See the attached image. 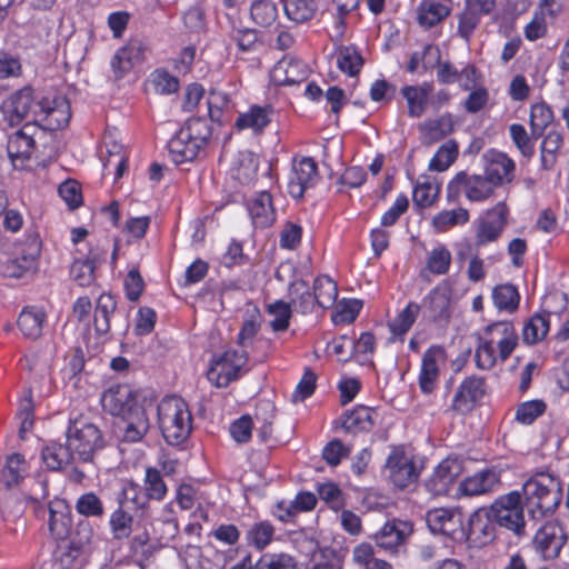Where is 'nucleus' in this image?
<instances>
[{"instance_id":"nucleus-62","label":"nucleus","mask_w":569,"mask_h":569,"mask_svg":"<svg viewBox=\"0 0 569 569\" xmlns=\"http://www.w3.org/2000/svg\"><path fill=\"white\" fill-rule=\"evenodd\" d=\"M252 20L260 26H270L278 16L277 6L271 0H256L250 8Z\"/></svg>"},{"instance_id":"nucleus-41","label":"nucleus","mask_w":569,"mask_h":569,"mask_svg":"<svg viewBox=\"0 0 569 569\" xmlns=\"http://www.w3.org/2000/svg\"><path fill=\"white\" fill-rule=\"evenodd\" d=\"M375 411L366 406H358L353 410L345 413L342 427L348 432L368 431L373 426L372 415Z\"/></svg>"},{"instance_id":"nucleus-12","label":"nucleus","mask_w":569,"mask_h":569,"mask_svg":"<svg viewBox=\"0 0 569 569\" xmlns=\"http://www.w3.org/2000/svg\"><path fill=\"white\" fill-rule=\"evenodd\" d=\"M33 110L34 123L37 128L44 130H59L64 128L70 120V106L66 98L57 97L54 99L44 98L36 103Z\"/></svg>"},{"instance_id":"nucleus-59","label":"nucleus","mask_w":569,"mask_h":569,"mask_svg":"<svg viewBox=\"0 0 569 569\" xmlns=\"http://www.w3.org/2000/svg\"><path fill=\"white\" fill-rule=\"evenodd\" d=\"M256 569H298L296 559L286 552H266L254 563Z\"/></svg>"},{"instance_id":"nucleus-1","label":"nucleus","mask_w":569,"mask_h":569,"mask_svg":"<svg viewBox=\"0 0 569 569\" xmlns=\"http://www.w3.org/2000/svg\"><path fill=\"white\" fill-rule=\"evenodd\" d=\"M518 345V335L511 321L488 325L478 338L475 360L481 370H490L497 362H505Z\"/></svg>"},{"instance_id":"nucleus-29","label":"nucleus","mask_w":569,"mask_h":569,"mask_svg":"<svg viewBox=\"0 0 569 569\" xmlns=\"http://www.w3.org/2000/svg\"><path fill=\"white\" fill-rule=\"evenodd\" d=\"M247 210L256 228H266L276 220L271 194L267 191L256 193L247 201Z\"/></svg>"},{"instance_id":"nucleus-51","label":"nucleus","mask_w":569,"mask_h":569,"mask_svg":"<svg viewBox=\"0 0 569 569\" xmlns=\"http://www.w3.org/2000/svg\"><path fill=\"white\" fill-rule=\"evenodd\" d=\"M562 134L557 130L549 131L541 142V168L543 170H550L556 163L557 152L562 146Z\"/></svg>"},{"instance_id":"nucleus-33","label":"nucleus","mask_w":569,"mask_h":569,"mask_svg":"<svg viewBox=\"0 0 569 569\" xmlns=\"http://www.w3.org/2000/svg\"><path fill=\"white\" fill-rule=\"evenodd\" d=\"M455 120L451 113H443L435 119H428L420 124L419 130L428 143L442 140L453 131Z\"/></svg>"},{"instance_id":"nucleus-10","label":"nucleus","mask_w":569,"mask_h":569,"mask_svg":"<svg viewBox=\"0 0 569 569\" xmlns=\"http://www.w3.org/2000/svg\"><path fill=\"white\" fill-rule=\"evenodd\" d=\"M37 132H39L37 124L26 123L8 137L7 152L16 170H28L32 167Z\"/></svg>"},{"instance_id":"nucleus-58","label":"nucleus","mask_w":569,"mask_h":569,"mask_svg":"<svg viewBox=\"0 0 569 569\" xmlns=\"http://www.w3.org/2000/svg\"><path fill=\"white\" fill-rule=\"evenodd\" d=\"M142 487L149 500L161 501L168 491L160 471L153 467L146 469Z\"/></svg>"},{"instance_id":"nucleus-3","label":"nucleus","mask_w":569,"mask_h":569,"mask_svg":"<svg viewBox=\"0 0 569 569\" xmlns=\"http://www.w3.org/2000/svg\"><path fill=\"white\" fill-rule=\"evenodd\" d=\"M210 137L211 127L206 119H189L168 142L170 160L177 166L192 162L207 146Z\"/></svg>"},{"instance_id":"nucleus-57","label":"nucleus","mask_w":569,"mask_h":569,"mask_svg":"<svg viewBox=\"0 0 569 569\" xmlns=\"http://www.w3.org/2000/svg\"><path fill=\"white\" fill-rule=\"evenodd\" d=\"M283 9L288 19L301 23L313 17L317 4L313 0H286Z\"/></svg>"},{"instance_id":"nucleus-43","label":"nucleus","mask_w":569,"mask_h":569,"mask_svg":"<svg viewBox=\"0 0 569 569\" xmlns=\"http://www.w3.org/2000/svg\"><path fill=\"white\" fill-rule=\"evenodd\" d=\"M440 59V51L432 44H427L420 51H415L407 66L410 73H421L432 69Z\"/></svg>"},{"instance_id":"nucleus-31","label":"nucleus","mask_w":569,"mask_h":569,"mask_svg":"<svg viewBox=\"0 0 569 569\" xmlns=\"http://www.w3.org/2000/svg\"><path fill=\"white\" fill-rule=\"evenodd\" d=\"M42 242L40 236L34 230H28L24 239L17 247V257L24 269H31L36 272L39 268V258L41 254Z\"/></svg>"},{"instance_id":"nucleus-35","label":"nucleus","mask_w":569,"mask_h":569,"mask_svg":"<svg viewBox=\"0 0 569 569\" xmlns=\"http://www.w3.org/2000/svg\"><path fill=\"white\" fill-rule=\"evenodd\" d=\"M258 162L250 151H240L232 160L229 174L241 184L249 183L257 173Z\"/></svg>"},{"instance_id":"nucleus-49","label":"nucleus","mask_w":569,"mask_h":569,"mask_svg":"<svg viewBox=\"0 0 569 569\" xmlns=\"http://www.w3.org/2000/svg\"><path fill=\"white\" fill-rule=\"evenodd\" d=\"M97 256L89 252L84 259L76 258L70 268V276L80 287H87L92 283L94 279Z\"/></svg>"},{"instance_id":"nucleus-53","label":"nucleus","mask_w":569,"mask_h":569,"mask_svg":"<svg viewBox=\"0 0 569 569\" xmlns=\"http://www.w3.org/2000/svg\"><path fill=\"white\" fill-rule=\"evenodd\" d=\"M26 460L20 453H12L7 457L6 465L2 469V481L7 487L16 486L26 476Z\"/></svg>"},{"instance_id":"nucleus-17","label":"nucleus","mask_w":569,"mask_h":569,"mask_svg":"<svg viewBox=\"0 0 569 569\" xmlns=\"http://www.w3.org/2000/svg\"><path fill=\"white\" fill-rule=\"evenodd\" d=\"M485 176L498 188L515 179L516 163L505 152L489 149L482 154Z\"/></svg>"},{"instance_id":"nucleus-42","label":"nucleus","mask_w":569,"mask_h":569,"mask_svg":"<svg viewBox=\"0 0 569 569\" xmlns=\"http://www.w3.org/2000/svg\"><path fill=\"white\" fill-rule=\"evenodd\" d=\"M440 191V186L435 178L422 176L417 180L412 198L413 202L421 208L430 207Z\"/></svg>"},{"instance_id":"nucleus-32","label":"nucleus","mask_w":569,"mask_h":569,"mask_svg":"<svg viewBox=\"0 0 569 569\" xmlns=\"http://www.w3.org/2000/svg\"><path fill=\"white\" fill-rule=\"evenodd\" d=\"M290 306L301 315H309L318 306L315 293L310 291L308 283L302 279L290 282L288 288Z\"/></svg>"},{"instance_id":"nucleus-56","label":"nucleus","mask_w":569,"mask_h":569,"mask_svg":"<svg viewBox=\"0 0 569 569\" xmlns=\"http://www.w3.org/2000/svg\"><path fill=\"white\" fill-rule=\"evenodd\" d=\"M267 312L272 317L270 327L273 332H283L289 328L292 315V309L289 302L276 300L268 305Z\"/></svg>"},{"instance_id":"nucleus-25","label":"nucleus","mask_w":569,"mask_h":569,"mask_svg":"<svg viewBox=\"0 0 569 569\" xmlns=\"http://www.w3.org/2000/svg\"><path fill=\"white\" fill-rule=\"evenodd\" d=\"M71 508L66 500L54 498L48 503V529L56 540H64L71 530Z\"/></svg>"},{"instance_id":"nucleus-40","label":"nucleus","mask_w":569,"mask_h":569,"mask_svg":"<svg viewBox=\"0 0 569 569\" xmlns=\"http://www.w3.org/2000/svg\"><path fill=\"white\" fill-rule=\"evenodd\" d=\"M274 527L267 520L252 523L246 532L247 545L261 551L264 550L273 540Z\"/></svg>"},{"instance_id":"nucleus-2","label":"nucleus","mask_w":569,"mask_h":569,"mask_svg":"<svg viewBox=\"0 0 569 569\" xmlns=\"http://www.w3.org/2000/svg\"><path fill=\"white\" fill-rule=\"evenodd\" d=\"M158 423L161 435L170 446L184 443L192 431V415L184 399L164 397L158 405Z\"/></svg>"},{"instance_id":"nucleus-34","label":"nucleus","mask_w":569,"mask_h":569,"mask_svg":"<svg viewBox=\"0 0 569 569\" xmlns=\"http://www.w3.org/2000/svg\"><path fill=\"white\" fill-rule=\"evenodd\" d=\"M449 12L446 0H422L418 7V23L429 29L443 20Z\"/></svg>"},{"instance_id":"nucleus-61","label":"nucleus","mask_w":569,"mask_h":569,"mask_svg":"<svg viewBox=\"0 0 569 569\" xmlns=\"http://www.w3.org/2000/svg\"><path fill=\"white\" fill-rule=\"evenodd\" d=\"M53 391V382L48 372V361L43 360L41 365V372L39 376H34L29 388L24 391L26 393H31V397L36 396L39 399H43L50 396Z\"/></svg>"},{"instance_id":"nucleus-8","label":"nucleus","mask_w":569,"mask_h":569,"mask_svg":"<svg viewBox=\"0 0 569 569\" xmlns=\"http://www.w3.org/2000/svg\"><path fill=\"white\" fill-rule=\"evenodd\" d=\"M487 510L497 526L518 537L525 533L526 521L519 492L512 491L498 498Z\"/></svg>"},{"instance_id":"nucleus-52","label":"nucleus","mask_w":569,"mask_h":569,"mask_svg":"<svg viewBox=\"0 0 569 569\" xmlns=\"http://www.w3.org/2000/svg\"><path fill=\"white\" fill-rule=\"evenodd\" d=\"M70 542L81 552L88 553L99 545L100 537L89 521H80Z\"/></svg>"},{"instance_id":"nucleus-44","label":"nucleus","mask_w":569,"mask_h":569,"mask_svg":"<svg viewBox=\"0 0 569 569\" xmlns=\"http://www.w3.org/2000/svg\"><path fill=\"white\" fill-rule=\"evenodd\" d=\"M117 303L110 293H101L97 300L93 315V325L98 333H107L110 329V316L114 312Z\"/></svg>"},{"instance_id":"nucleus-23","label":"nucleus","mask_w":569,"mask_h":569,"mask_svg":"<svg viewBox=\"0 0 569 569\" xmlns=\"http://www.w3.org/2000/svg\"><path fill=\"white\" fill-rule=\"evenodd\" d=\"M485 393L486 382L483 378L467 377L461 381L453 396L452 408L461 413L469 412L482 400Z\"/></svg>"},{"instance_id":"nucleus-48","label":"nucleus","mask_w":569,"mask_h":569,"mask_svg":"<svg viewBox=\"0 0 569 569\" xmlns=\"http://www.w3.org/2000/svg\"><path fill=\"white\" fill-rule=\"evenodd\" d=\"M42 460L50 470H59L71 461H77L68 445L50 443L42 450Z\"/></svg>"},{"instance_id":"nucleus-5","label":"nucleus","mask_w":569,"mask_h":569,"mask_svg":"<svg viewBox=\"0 0 569 569\" xmlns=\"http://www.w3.org/2000/svg\"><path fill=\"white\" fill-rule=\"evenodd\" d=\"M66 438V443L77 461H90L94 452L103 447L99 428L82 416L70 419Z\"/></svg>"},{"instance_id":"nucleus-6","label":"nucleus","mask_w":569,"mask_h":569,"mask_svg":"<svg viewBox=\"0 0 569 569\" xmlns=\"http://www.w3.org/2000/svg\"><path fill=\"white\" fill-rule=\"evenodd\" d=\"M426 523L433 535H440L453 542L466 539L465 515L460 508H433L426 513Z\"/></svg>"},{"instance_id":"nucleus-19","label":"nucleus","mask_w":569,"mask_h":569,"mask_svg":"<svg viewBox=\"0 0 569 569\" xmlns=\"http://www.w3.org/2000/svg\"><path fill=\"white\" fill-rule=\"evenodd\" d=\"M462 472V463L457 457H447L438 463L426 480V488L435 496L447 495Z\"/></svg>"},{"instance_id":"nucleus-60","label":"nucleus","mask_w":569,"mask_h":569,"mask_svg":"<svg viewBox=\"0 0 569 569\" xmlns=\"http://www.w3.org/2000/svg\"><path fill=\"white\" fill-rule=\"evenodd\" d=\"M458 156V146L455 141L450 140L440 146L435 156L429 162V169L432 171L442 172L447 170L456 160Z\"/></svg>"},{"instance_id":"nucleus-15","label":"nucleus","mask_w":569,"mask_h":569,"mask_svg":"<svg viewBox=\"0 0 569 569\" xmlns=\"http://www.w3.org/2000/svg\"><path fill=\"white\" fill-rule=\"evenodd\" d=\"M446 360V351L440 346H432L425 351L418 375V386L423 395H431L437 390L440 370Z\"/></svg>"},{"instance_id":"nucleus-4","label":"nucleus","mask_w":569,"mask_h":569,"mask_svg":"<svg viewBox=\"0 0 569 569\" xmlns=\"http://www.w3.org/2000/svg\"><path fill=\"white\" fill-rule=\"evenodd\" d=\"M522 492L529 512L533 518L553 512L561 501L559 480L546 471L531 476L523 483Z\"/></svg>"},{"instance_id":"nucleus-37","label":"nucleus","mask_w":569,"mask_h":569,"mask_svg":"<svg viewBox=\"0 0 569 569\" xmlns=\"http://www.w3.org/2000/svg\"><path fill=\"white\" fill-rule=\"evenodd\" d=\"M431 84L406 86L401 93L408 103V113L412 118H419L426 110L427 100L431 92Z\"/></svg>"},{"instance_id":"nucleus-14","label":"nucleus","mask_w":569,"mask_h":569,"mask_svg":"<svg viewBox=\"0 0 569 569\" xmlns=\"http://www.w3.org/2000/svg\"><path fill=\"white\" fill-rule=\"evenodd\" d=\"M32 108L37 109L31 88L13 92L0 106V124L10 128L19 126Z\"/></svg>"},{"instance_id":"nucleus-64","label":"nucleus","mask_w":569,"mask_h":569,"mask_svg":"<svg viewBox=\"0 0 569 569\" xmlns=\"http://www.w3.org/2000/svg\"><path fill=\"white\" fill-rule=\"evenodd\" d=\"M361 307V302L357 299H343L337 305L331 319L335 325L350 323L357 318Z\"/></svg>"},{"instance_id":"nucleus-63","label":"nucleus","mask_w":569,"mask_h":569,"mask_svg":"<svg viewBox=\"0 0 569 569\" xmlns=\"http://www.w3.org/2000/svg\"><path fill=\"white\" fill-rule=\"evenodd\" d=\"M546 408L545 401L540 399L521 402L516 409L515 419L521 425H531L545 413Z\"/></svg>"},{"instance_id":"nucleus-28","label":"nucleus","mask_w":569,"mask_h":569,"mask_svg":"<svg viewBox=\"0 0 569 569\" xmlns=\"http://www.w3.org/2000/svg\"><path fill=\"white\" fill-rule=\"evenodd\" d=\"M499 472L495 469H482L467 477L459 485V491L463 496H480L493 491L499 483Z\"/></svg>"},{"instance_id":"nucleus-20","label":"nucleus","mask_w":569,"mask_h":569,"mask_svg":"<svg viewBox=\"0 0 569 569\" xmlns=\"http://www.w3.org/2000/svg\"><path fill=\"white\" fill-rule=\"evenodd\" d=\"M567 541L563 527L555 521L546 522L535 535L533 545L543 559H555Z\"/></svg>"},{"instance_id":"nucleus-36","label":"nucleus","mask_w":569,"mask_h":569,"mask_svg":"<svg viewBox=\"0 0 569 569\" xmlns=\"http://www.w3.org/2000/svg\"><path fill=\"white\" fill-rule=\"evenodd\" d=\"M46 321V313L39 307H26L19 315L18 327L24 337L36 339L40 337Z\"/></svg>"},{"instance_id":"nucleus-22","label":"nucleus","mask_w":569,"mask_h":569,"mask_svg":"<svg viewBox=\"0 0 569 569\" xmlns=\"http://www.w3.org/2000/svg\"><path fill=\"white\" fill-rule=\"evenodd\" d=\"M101 405L104 411L120 418L140 403L138 393L129 385H114L103 392Z\"/></svg>"},{"instance_id":"nucleus-21","label":"nucleus","mask_w":569,"mask_h":569,"mask_svg":"<svg viewBox=\"0 0 569 569\" xmlns=\"http://www.w3.org/2000/svg\"><path fill=\"white\" fill-rule=\"evenodd\" d=\"M310 69L302 60L286 56L270 71V80L276 86H296L306 81Z\"/></svg>"},{"instance_id":"nucleus-45","label":"nucleus","mask_w":569,"mask_h":569,"mask_svg":"<svg viewBox=\"0 0 569 569\" xmlns=\"http://www.w3.org/2000/svg\"><path fill=\"white\" fill-rule=\"evenodd\" d=\"M553 120V111L545 101L531 104L529 123L532 137L538 138L542 136Z\"/></svg>"},{"instance_id":"nucleus-7","label":"nucleus","mask_w":569,"mask_h":569,"mask_svg":"<svg viewBox=\"0 0 569 569\" xmlns=\"http://www.w3.org/2000/svg\"><path fill=\"white\" fill-rule=\"evenodd\" d=\"M496 188L485 174L459 172L447 186V200L456 202L463 192L470 202H483L492 197Z\"/></svg>"},{"instance_id":"nucleus-18","label":"nucleus","mask_w":569,"mask_h":569,"mask_svg":"<svg viewBox=\"0 0 569 569\" xmlns=\"http://www.w3.org/2000/svg\"><path fill=\"white\" fill-rule=\"evenodd\" d=\"M496 526L487 509H478L469 517L466 539L462 542L471 548H482L496 539Z\"/></svg>"},{"instance_id":"nucleus-38","label":"nucleus","mask_w":569,"mask_h":569,"mask_svg":"<svg viewBox=\"0 0 569 569\" xmlns=\"http://www.w3.org/2000/svg\"><path fill=\"white\" fill-rule=\"evenodd\" d=\"M493 306L499 311L513 313L520 303L518 288L511 283H501L493 287L491 292Z\"/></svg>"},{"instance_id":"nucleus-13","label":"nucleus","mask_w":569,"mask_h":569,"mask_svg":"<svg viewBox=\"0 0 569 569\" xmlns=\"http://www.w3.org/2000/svg\"><path fill=\"white\" fill-rule=\"evenodd\" d=\"M508 214L509 210L506 202L500 201L478 219L476 227V243L478 247L487 246L499 239L507 224Z\"/></svg>"},{"instance_id":"nucleus-50","label":"nucleus","mask_w":569,"mask_h":569,"mask_svg":"<svg viewBox=\"0 0 569 569\" xmlns=\"http://www.w3.org/2000/svg\"><path fill=\"white\" fill-rule=\"evenodd\" d=\"M549 315L536 313L523 326L522 337L528 345H535L549 332Z\"/></svg>"},{"instance_id":"nucleus-11","label":"nucleus","mask_w":569,"mask_h":569,"mask_svg":"<svg viewBox=\"0 0 569 569\" xmlns=\"http://www.w3.org/2000/svg\"><path fill=\"white\" fill-rule=\"evenodd\" d=\"M386 471L390 481L398 488H406L420 475L415 456L405 447H393L386 460Z\"/></svg>"},{"instance_id":"nucleus-54","label":"nucleus","mask_w":569,"mask_h":569,"mask_svg":"<svg viewBox=\"0 0 569 569\" xmlns=\"http://www.w3.org/2000/svg\"><path fill=\"white\" fill-rule=\"evenodd\" d=\"M363 64V60L359 51L352 47H341L337 52V67L343 73L355 77L357 76Z\"/></svg>"},{"instance_id":"nucleus-27","label":"nucleus","mask_w":569,"mask_h":569,"mask_svg":"<svg viewBox=\"0 0 569 569\" xmlns=\"http://www.w3.org/2000/svg\"><path fill=\"white\" fill-rule=\"evenodd\" d=\"M273 109L269 104H252L247 111L240 112L236 119L234 127L242 130H250L254 134L261 133L271 122Z\"/></svg>"},{"instance_id":"nucleus-9","label":"nucleus","mask_w":569,"mask_h":569,"mask_svg":"<svg viewBox=\"0 0 569 569\" xmlns=\"http://www.w3.org/2000/svg\"><path fill=\"white\" fill-rule=\"evenodd\" d=\"M247 361L246 351L227 350L212 358L207 378L217 388L227 387L242 376Z\"/></svg>"},{"instance_id":"nucleus-55","label":"nucleus","mask_w":569,"mask_h":569,"mask_svg":"<svg viewBox=\"0 0 569 569\" xmlns=\"http://www.w3.org/2000/svg\"><path fill=\"white\" fill-rule=\"evenodd\" d=\"M451 259L449 249L445 244L439 243L428 253L426 268L432 274H446L450 269Z\"/></svg>"},{"instance_id":"nucleus-24","label":"nucleus","mask_w":569,"mask_h":569,"mask_svg":"<svg viewBox=\"0 0 569 569\" xmlns=\"http://www.w3.org/2000/svg\"><path fill=\"white\" fill-rule=\"evenodd\" d=\"M150 419L147 409L141 403L131 411L120 417L119 430L124 442L136 443L141 441L150 430Z\"/></svg>"},{"instance_id":"nucleus-47","label":"nucleus","mask_w":569,"mask_h":569,"mask_svg":"<svg viewBox=\"0 0 569 569\" xmlns=\"http://www.w3.org/2000/svg\"><path fill=\"white\" fill-rule=\"evenodd\" d=\"M313 293L319 307L330 308L338 297L337 283L328 276H319L313 282Z\"/></svg>"},{"instance_id":"nucleus-46","label":"nucleus","mask_w":569,"mask_h":569,"mask_svg":"<svg viewBox=\"0 0 569 569\" xmlns=\"http://www.w3.org/2000/svg\"><path fill=\"white\" fill-rule=\"evenodd\" d=\"M305 569H342V558L335 548H318L311 553Z\"/></svg>"},{"instance_id":"nucleus-16","label":"nucleus","mask_w":569,"mask_h":569,"mask_svg":"<svg viewBox=\"0 0 569 569\" xmlns=\"http://www.w3.org/2000/svg\"><path fill=\"white\" fill-rule=\"evenodd\" d=\"M318 180V166L310 157L293 159L288 177V192L295 199H301L305 192L315 187Z\"/></svg>"},{"instance_id":"nucleus-26","label":"nucleus","mask_w":569,"mask_h":569,"mask_svg":"<svg viewBox=\"0 0 569 569\" xmlns=\"http://www.w3.org/2000/svg\"><path fill=\"white\" fill-rule=\"evenodd\" d=\"M146 44L141 40H131L114 53L111 68L117 78L127 74L134 64L144 58Z\"/></svg>"},{"instance_id":"nucleus-39","label":"nucleus","mask_w":569,"mask_h":569,"mask_svg":"<svg viewBox=\"0 0 569 569\" xmlns=\"http://www.w3.org/2000/svg\"><path fill=\"white\" fill-rule=\"evenodd\" d=\"M470 219L469 211L462 207L442 210L433 216L431 226L438 233L447 232L450 229L466 224Z\"/></svg>"},{"instance_id":"nucleus-30","label":"nucleus","mask_w":569,"mask_h":569,"mask_svg":"<svg viewBox=\"0 0 569 569\" xmlns=\"http://www.w3.org/2000/svg\"><path fill=\"white\" fill-rule=\"evenodd\" d=\"M410 531L411 527L406 521L396 519L387 521L385 526L376 533V543L379 548L388 552H396Z\"/></svg>"}]
</instances>
